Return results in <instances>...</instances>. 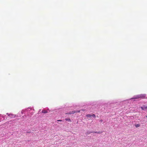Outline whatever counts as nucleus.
Masks as SVG:
<instances>
[{
    "label": "nucleus",
    "instance_id": "1",
    "mask_svg": "<svg viewBox=\"0 0 147 147\" xmlns=\"http://www.w3.org/2000/svg\"><path fill=\"white\" fill-rule=\"evenodd\" d=\"M139 96L140 98H144L146 97L145 94H139Z\"/></svg>",
    "mask_w": 147,
    "mask_h": 147
},
{
    "label": "nucleus",
    "instance_id": "2",
    "mask_svg": "<svg viewBox=\"0 0 147 147\" xmlns=\"http://www.w3.org/2000/svg\"><path fill=\"white\" fill-rule=\"evenodd\" d=\"M80 112V111H74L72 112H69V113H68V114H74V113H75L76 112L79 113V112Z\"/></svg>",
    "mask_w": 147,
    "mask_h": 147
},
{
    "label": "nucleus",
    "instance_id": "3",
    "mask_svg": "<svg viewBox=\"0 0 147 147\" xmlns=\"http://www.w3.org/2000/svg\"><path fill=\"white\" fill-rule=\"evenodd\" d=\"M141 108L143 110H144L146 109H147V106L144 105L142 107H141Z\"/></svg>",
    "mask_w": 147,
    "mask_h": 147
},
{
    "label": "nucleus",
    "instance_id": "4",
    "mask_svg": "<svg viewBox=\"0 0 147 147\" xmlns=\"http://www.w3.org/2000/svg\"><path fill=\"white\" fill-rule=\"evenodd\" d=\"M140 97L139 96V95H137L135 96V97L134 98V99H138L140 98Z\"/></svg>",
    "mask_w": 147,
    "mask_h": 147
},
{
    "label": "nucleus",
    "instance_id": "5",
    "mask_svg": "<svg viewBox=\"0 0 147 147\" xmlns=\"http://www.w3.org/2000/svg\"><path fill=\"white\" fill-rule=\"evenodd\" d=\"M42 112L43 113H47V111L45 110H43L42 111Z\"/></svg>",
    "mask_w": 147,
    "mask_h": 147
},
{
    "label": "nucleus",
    "instance_id": "6",
    "mask_svg": "<svg viewBox=\"0 0 147 147\" xmlns=\"http://www.w3.org/2000/svg\"><path fill=\"white\" fill-rule=\"evenodd\" d=\"M135 126H136V127H137L140 126V124H135Z\"/></svg>",
    "mask_w": 147,
    "mask_h": 147
},
{
    "label": "nucleus",
    "instance_id": "7",
    "mask_svg": "<svg viewBox=\"0 0 147 147\" xmlns=\"http://www.w3.org/2000/svg\"><path fill=\"white\" fill-rule=\"evenodd\" d=\"M65 120L67 121H71L70 119L69 118L66 119H65Z\"/></svg>",
    "mask_w": 147,
    "mask_h": 147
},
{
    "label": "nucleus",
    "instance_id": "8",
    "mask_svg": "<svg viewBox=\"0 0 147 147\" xmlns=\"http://www.w3.org/2000/svg\"><path fill=\"white\" fill-rule=\"evenodd\" d=\"M86 116L88 117H91V115L90 114H88L86 115Z\"/></svg>",
    "mask_w": 147,
    "mask_h": 147
},
{
    "label": "nucleus",
    "instance_id": "9",
    "mask_svg": "<svg viewBox=\"0 0 147 147\" xmlns=\"http://www.w3.org/2000/svg\"><path fill=\"white\" fill-rule=\"evenodd\" d=\"M94 133H95L100 134H101L102 132L99 131V132H95Z\"/></svg>",
    "mask_w": 147,
    "mask_h": 147
},
{
    "label": "nucleus",
    "instance_id": "10",
    "mask_svg": "<svg viewBox=\"0 0 147 147\" xmlns=\"http://www.w3.org/2000/svg\"><path fill=\"white\" fill-rule=\"evenodd\" d=\"M92 116L93 117H95V115L94 114H93L92 115H91V117Z\"/></svg>",
    "mask_w": 147,
    "mask_h": 147
},
{
    "label": "nucleus",
    "instance_id": "11",
    "mask_svg": "<svg viewBox=\"0 0 147 147\" xmlns=\"http://www.w3.org/2000/svg\"><path fill=\"white\" fill-rule=\"evenodd\" d=\"M100 121V122H102V119H101Z\"/></svg>",
    "mask_w": 147,
    "mask_h": 147
},
{
    "label": "nucleus",
    "instance_id": "12",
    "mask_svg": "<svg viewBox=\"0 0 147 147\" xmlns=\"http://www.w3.org/2000/svg\"><path fill=\"white\" fill-rule=\"evenodd\" d=\"M62 121L61 120H57V121Z\"/></svg>",
    "mask_w": 147,
    "mask_h": 147
},
{
    "label": "nucleus",
    "instance_id": "13",
    "mask_svg": "<svg viewBox=\"0 0 147 147\" xmlns=\"http://www.w3.org/2000/svg\"><path fill=\"white\" fill-rule=\"evenodd\" d=\"M94 133V132H90L89 133H88V134H90V133Z\"/></svg>",
    "mask_w": 147,
    "mask_h": 147
},
{
    "label": "nucleus",
    "instance_id": "14",
    "mask_svg": "<svg viewBox=\"0 0 147 147\" xmlns=\"http://www.w3.org/2000/svg\"><path fill=\"white\" fill-rule=\"evenodd\" d=\"M13 121L12 120H11V121Z\"/></svg>",
    "mask_w": 147,
    "mask_h": 147
}]
</instances>
